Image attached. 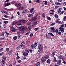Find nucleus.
<instances>
[{"label": "nucleus", "instance_id": "nucleus-1", "mask_svg": "<svg viewBox=\"0 0 66 66\" xmlns=\"http://www.w3.org/2000/svg\"><path fill=\"white\" fill-rule=\"evenodd\" d=\"M17 28L19 29V31H22V32H24V31L27 29V27H23L22 28H21L20 27H18Z\"/></svg>", "mask_w": 66, "mask_h": 66}, {"label": "nucleus", "instance_id": "nucleus-2", "mask_svg": "<svg viewBox=\"0 0 66 66\" xmlns=\"http://www.w3.org/2000/svg\"><path fill=\"white\" fill-rule=\"evenodd\" d=\"M38 49L40 50V51H39V50H38V51L39 53H40L41 52H43V47L42 46V44H39L38 46Z\"/></svg>", "mask_w": 66, "mask_h": 66}, {"label": "nucleus", "instance_id": "nucleus-3", "mask_svg": "<svg viewBox=\"0 0 66 66\" xmlns=\"http://www.w3.org/2000/svg\"><path fill=\"white\" fill-rule=\"evenodd\" d=\"M37 43H35L34 44H32L31 45V46L32 48V49H34V48H35L36 47L37 45Z\"/></svg>", "mask_w": 66, "mask_h": 66}, {"label": "nucleus", "instance_id": "nucleus-4", "mask_svg": "<svg viewBox=\"0 0 66 66\" xmlns=\"http://www.w3.org/2000/svg\"><path fill=\"white\" fill-rule=\"evenodd\" d=\"M19 22H22L23 23H26V22H27V21L24 20H21V19H20L19 20Z\"/></svg>", "mask_w": 66, "mask_h": 66}, {"label": "nucleus", "instance_id": "nucleus-5", "mask_svg": "<svg viewBox=\"0 0 66 66\" xmlns=\"http://www.w3.org/2000/svg\"><path fill=\"white\" fill-rule=\"evenodd\" d=\"M11 31L12 32H15L16 31V29H15L14 27H12L11 28Z\"/></svg>", "mask_w": 66, "mask_h": 66}, {"label": "nucleus", "instance_id": "nucleus-6", "mask_svg": "<svg viewBox=\"0 0 66 66\" xmlns=\"http://www.w3.org/2000/svg\"><path fill=\"white\" fill-rule=\"evenodd\" d=\"M50 32H55L54 31V28L53 27H51Z\"/></svg>", "mask_w": 66, "mask_h": 66}, {"label": "nucleus", "instance_id": "nucleus-7", "mask_svg": "<svg viewBox=\"0 0 66 66\" xmlns=\"http://www.w3.org/2000/svg\"><path fill=\"white\" fill-rule=\"evenodd\" d=\"M59 30H60V31H61L62 33L64 32V28L62 27H60L59 28Z\"/></svg>", "mask_w": 66, "mask_h": 66}, {"label": "nucleus", "instance_id": "nucleus-8", "mask_svg": "<svg viewBox=\"0 0 66 66\" xmlns=\"http://www.w3.org/2000/svg\"><path fill=\"white\" fill-rule=\"evenodd\" d=\"M58 58L59 59H63L64 58V57L62 55L58 56Z\"/></svg>", "mask_w": 66, "mask_h": 66}, {"label": "nucleus", "instance_id": "nucleus-9", "mask_svg": "<svg viewBox=\"0 0 66 66\" xmlns=\"http://www.w3.org/2000/svg\"><path fill=\"white\" fill-rule=\"evenodd\" d=\"M4 34H5V32H2V33L0 35L1 37H3L4 36Z\"/></svg>", "mask_w": 66, "mask_h": 66}, {"label": "nucleus", "instance_id": "nucleus-10", "mask_svg": "<svg viewBox=\"0 0 66 66\" xmlns=\"http://www.w3.org/2000/svg\"><path fill=\"white\" fill-rule=\"evenodd\" d=\"M46 37L48 38H51V37L50 36V34H49V33L47 34H46Z\"/></svg>", "mask_w": 66, "mask_h": 66}, {"label": "nucleus", "instance_id": "nucleus-11", "mask_svg": "<svg viewBox=\"0 0 66 66\" xmlns=\"http://www.w3.org/2000/svg\"><path fill=\"white\" fill-rule=\"evenodd\" d=\"M11 5V4L10 3H8L5 4L4 5V6H5V7H6V6H9V5Z\"/></svg>", "mask_w": 66, "mask_h": 66}, {"label": "nucleus", "instance_id": "nucleus-12", "mask_svg": "<svg viewBox=\"0 0 66 66\" xmlns=\"http://www.w3.org/2000/svg\"><path fill=\"white\" fill-rule=\"evenodd\" d=\"M61 61H62V60L61 59H60L58 60L57 62L58 63L57 64H58V65H60V64H61Z\"/></svg>", "mask_w": 66, "mask_h": 66}, {"label": "nucleus", "instance_id": "nucleus-13", "mask_svg": "<svg viewBox=\"0 0 66 66\" xmlns=\"http://www.w3.org/2000/svg\"><path fill=\"white\" fill-rule=\"evenodd\" d=\"M63 9L62 8H60L58 9L57 10V12L59 13H61V10H62Z\"/></svg>", "mask_w": 66, "mask_h": 66}, {"label": "nucleus", "instance_id": "nucleus-14", "mask_svg": "<svg viewBox=\"0 0 66 66\" xmlns=\"http://www.w3.org/2000/svg\"><path fill=\"white\" fill-rule=\"evenodd\" d=\"M55 4L57 5H60L61 4L59 2H55Z\"/></svg>", "mask_w": 66, "mask_h": 66}, {"label": "nucleus", "instance_id": "nucleus-15", "mask_svg": "<svg viewBox=\"0 0 66 66\" xmlns=\"http://www.w3.org/2000/svg\"><path fill=\"white\" fill-rule=\"evenodd\" d=\"M46 60L44 59V57H42V59L41 61L43 62H45L46 61Z\"/></svg>", "mask_w": 66, "mask_h": 66}, {"label": "nucleus", "instance_id": "nucleus-16", "mask_svg": "<svg viewBox=\"0 0 66 66\" xmlns=\"http://www.w3.org/2000/svg\"><path fill=\"white\" fill-rule=\"evenodd\" d=\"M27 9H25L23 11L22 13L23 14H25V13H27Z\"/></svg>", "mask_w": 66, "mask_h": 66}, {"label": "nucleus", "instance_id": "nucleus-17", "mask_svg": "<svg viewBox=\"0 0 66 66\" xmlns=\"http://www.w3.org/2000/svg\"><path fill=\"white\" fill-rule=\"evenodd\" d=\"M13 53V51L11 50L9 51V53H8V54L9 55H11L12 53Z\"/></svg>", "mask_w": 66, "mask_h": 66}, {"label": "nucleus", "instance_id": "nucleus-18", "mask_svg": "<svg viewBox=\"0 0 66 66\" xmlns=\"http://www.w3.org/2000/svg\"><path fill=\"white\" fill-rule=\"evenodd\" d=\"M28 53L26 52H24L23 53V55H24V56H27L28 55Z\"/></svg>", "mask_w": 66, "mask_h": 66}, {"label": "nucleus", "instance_id": "nucleus-19", "mask_svg": "<svg viewBox=\"0 0 66 66\" xmlns=\"http://www.w3.org/2000/svg\"><path fill=\"white\" fill-rule=\"evenodd\" d=\"M18 9L19 10H22L24 9V8L23 7H19Z\"/></svg>", "mask_w": 66, "mask_h": 66}, {"label": "nucleus", "instance_id": "nucleus-20", "mask_svg": "<svg viewBox=\"0 0 66 66\" xmlns=\"http://www.w3.org/2000/svg\"><path fill=\"white\" fill-rule=\"evenodd\" d=\"M40 65V62H38L36 64V66H39Z\"/></svg>", "mask_w": 66, "mask_h": 66}, {"label": "nucleus", "instance_id": "nucleus-21", "mask_svg": "<svg viewBox=\"0 0 66 66\" xmlns=\"http://www.w3.org/2000/svg\"><path fill=\"white\" fill-rule=\"evenodd\" d=\"M44 58L45 59V60H47V59L49 58V56L48 55H46L44 56Z\"/></svg>", "mask_w": 66, "mask_h": 66}, {"label": "nucleus", "instance_id": "nucleus-22", "mask_svg": "<svg viewBox=\"0 0 66 66\" xmlns=\"http://www.w3.org/2000/svg\"><path fill=\"white\" fill-rule=\"evenodd\" d=\"M6 10H7V11H12V10H13V9H7L6 8Z\"/></svg>", "mask_w": 66, "mask_h": 66}, {"label": "nucleus", "instance_id": "nucleus-23", "mask_svg": "<svg viewBox=\"0 0 66 66\" xmlns=\"http://www.w3.org/2000/svg\"><path fill=\"white\" fill-rule=\"evenodd\" d=\"M21 6V5L20 3H17V6Z\"/></svg>", "mask_w": 66, "mask_h": 66}, {"label": "nucleus", "instance_id": "nucleus-24", "mask_svg": "<svg viewBox=\"0 0 66 66\" xmlns=\"http://www.w3.org/2000/svg\"><path fill=\"white\" fill-rule=\"evenodd\" d=\"M28 16L29 17H32L33 15L32 14H29L28 15Z\"/></svg>", "mask_w": 66, "mask_h": 66}, {"label": "nucleus", "instance_id": "nucleus-25", "mask_svg": "<svg viewBox=\"0 0 66 66\" xmlns=\"http://www.w3.org/2000/svg\"><path fill=\"white\" fill-rule=\"evenodd\" d=\"M34 10V8H33L30 9V13H32L33 12V11Z\"/></svg>", "mask_w": 66, "mask_h": 66}, {"label": "nucleus", "instance_id": "nucleus-26", "mask_svg": "<svg viewBox=\"0 0 66 66\" xmlns=\"http://www.w3.org/2000/svg\"><path fill=\"white\" fill-rule=\"evenodd\" d=\"M54 17L56 18H57L59 17V16H58V15L56 14L54 15Z\"/></svg>", "mask_w": 66, "mask_h": 66}, {"label": "nucleus", "instance_id": "nucleus-27", "mask_svg": "<svg viewBox=\"0 0 66 66\" xmlns=\"http://www.w3.org/2000/svg\"><path fill=\"white\" fill-rule=\"evenodd\" d=\"M48 34H50L51 35V36H54V35L52 33H51L50 32L48 33Z\"/></svg>", "mask_w": 66, "mask_h": 66}, {"label": "nucleus", "instance_id": "nucleus-28", "mask_svg": "<svg viewBox=\"0 0 66 66\" xmlns=\"http://www.w3.org/2000/svg\"><path fill=\"white\" fill-rule=\"evenodd\" d=\"M56 22L57 23H60V21L56 20Z\"/></svg>", "mask_w": 66, "mask_h": 66}, {"label": "nucleus", "instance_id": "nucleus-29", "mask_svg": "<svg viewBox=\"0 0 66 66\" xmlns=\"http://www.w3.org/2000/svg\"><path fill=\"white\" fill-rule=\"evenodd\" d=\"M55 54V52H53L52 53V56H54Z\"/></svg>", "mask_w": 66, "mask_h": 66}, {"label": "nucleus", "instance_id": "nucleus-30", "mask_svg": "<svg viewBox=\"0 0 66 66\" xmlns=\"http://www.w3.org/2000/svg\"><path fill=\"white\" fill-rule=\"evenodd\" d=\"M2 63H3V65L4 64H5V61L4 60H3L2 61Z\"/></svg>", "mask_w": 66, "mask_h": 66}, {"label": "nucleus", "instance_id": "nucleus-31", "mask_svg": "<svg viewBox=\"0 0 66 66\" xmlns=\"http://www.w3.org/2000/svg\"><path fill=\"white\" fill-rule=\"evenodd\" d=\"M66 20V16H65L64 17V18L63 19V21H65V20Z\"/></svg>", "mask_w": 66, "mask_h": 66}, {"label": "nucleus", "instance_id": "nucleus-32", "mask_svg": "<svg viewBox=\"0 0 66 66\" xmlns=\"http://www.w3.org/2000/svg\"><path fill=\"white\" fill-rule=\"evenodd\" d=\"M51 61V60L50 59H48L47 60V63H50Z\"/></svg>", "mask_w": 66, "mask_h": 66}, {"label": "nucleus", "instance_id": "nucleus-33", "mask_svg": "<svg viewBox=\"0 0 66 66\" xmlns=\"http://www.w3.org/2000/svg\"><path fill=\"white\" fill-rule=\"evenodd\" d=\"M32 19H33L34 21H35V20H36V17H34L32 18Z\"/></svg>", "mask_w": 66, "mask_h": 66}, {"label": "nucleus", "instance_id": "nucleus-34", "mask_svg": "<svg viewBox=\"0 0 66 66\" xmlns=\"http://www.w3.org/2000/svg\"><path fill=\"white\" fill-rule=\"evenodd\" d=\"M13 3L14 5H15V6H17V3H16V2L14 1Z\"/></svg>", "mask_w": 66, "mask_h": 66}, {"label": "nucleus", "instance_id": "nucleus-35", "mask_svg": "<svg viewBox=\"0 0 66 66\" xmlns=\"http://www.w3.org/2000/svg\"><path fill=\"white\" fill-rule=\"evenodd\" d=\"M25 52L26 53H29V50H28L26 49L25 51Z\"/></svg>", "mask_w": 66, "mask_h": 66}, {"label": "nucleus", "instance_id": "nucleus-36", "mask_svg": "<svg viewBox=\"0 0 66 66\" xmlns=\"http://www.w3.org/2000/svg\"><path fill=\"white\" fill-rule=\"evenodd\" d=\"M14 40H16L17 39V36H15L13 38Z\"/></svg>", "mask_w": 66, "mask_h": 66}, {"label": "nucleus", "instance_id": "nucleus-37", "mask_svg": "<svg viewBox=\"0 0 66 66\" xmlns=\"http://www.w3.org/2000/svg\"><path fill=\"white\" fill-rule=\"evenodd\" d=\"M9 50H10V49L8 48H7L6 49V51L7 52H9Z\"/></svg>", "mask_w": 66, "mask_h": 66}, {"label": "nucleus", "instance_id": "nucleus-38", "mask_svg": "<svg viewBox=\"0 0 66 66\" xmlns=\"http://www.w3.org/2000/svg\"><path fill=\"white\" fill-rule=\"evenodd\" d=\"M33 34L31 33L29 35L30 37H32L33 36Z\"/></svg>", "mask_w": 66, "mask_h": 66}, {"label": "nucleus", "instance_id": "nucleus-39", "mask_svg": "<svg viewBox=\"0 0 66 66\" xmlns=\"http://www.w3.org/2000/svg\"><path fill=\"white\" fill-rule=\"evenodd\" d=\"M54 62H56L57 60L56 59V57H54Z\"/></svg>", "mask_w": 66, "mask_h": 66}, {"label": "nucleus", "instance_id": "nucleus-40", "mask_svg": "<svg viewBox=\"0 0 66 66\" xmlns=\"http://www.w3.org/2000/svg\"><path fill=\"white\" fill-rule=\"evenodd\" d=\"M54 31L56 33H57V32H58V29H57L56 30H55Z\"/></svg>", "mask_w": 66, "mask_h": 66}, {"label": "nucleus", "instance_id": "nucleus-41", "mask_svg": "<svg viewBox=\"0 0 66 66\" xmlns=\"http://www.w3.org/2000/svg\"><path fill=\"white\" fill-rule=\"evenodd\" d=\"M17 23V22H15V23H13L12 24V26H14L15 24H16Z\"/></svg>", "mask_w": 66, "mask_h": 66}, {"label": "nucleus", "instance_id": "nucleus-42", "mask_svg": "<svg viewBox=\"0 0 66 66\" xmlns=\"http://www.w3.org/2000/svg\"><path fill=\"white\" fill-rule=\"evenodd\" d=\"M22 23V22H20L18 24H17V26H20V25H21V23Z\"/></svg>", "mask_w": 66, "mask_h": 66}, {"label": "nucleus", "instance_id": "nucleus-43", "mask_svg": "<svg viewBox=\"0 0 66 66\" xmlns=\"http://www.w3.org/2000/svg\"><path fill=\"white\" fill-rule=\"evenodd\" d=\"M5 33H6V34H7V35H10V33H9L8 32H6V31H5Z\"/></svg>", "mask_w": 66, "mask_h": 66}, {"label": "nucleus", "instance_id": "nucleus-44", "mask_svg": "<svg viewBox=\"0 0 66 66\" xmlns=\"http://www.w3.org/2000/svg\"><path fill=\"white\" fill-rule=\"evenodd\" d=\"M38 28H35L34 29V30H35V31H37V30H38Z\"/></svg>", "mask_w": 66, "mask_h": 66}, {"label": "nucleus", "instance_id": "nucleus-45", "mask_svg": "<svg viewBox=\"0 0 66 66\" xmlns=\"http://www.w3.org/2000/svg\"><path fill=\"white\" fill-rule=\"evenodd\" d=\"M8 22L7 21H4V23L5 24H6V23H8Z\"/></svg>", "mask_w": 66, "mask_h": 66}, {"label": "nucleus", "instance_id": "nucleus-46", "mask_svg": "<svg viewBox=\"0 0 66 66\" xmlns=\"http://www.w3.org/2000/svg\"><path fill=\"white\" fill-rule=\"evenodd\" d=\"M3 48H0V52L2 51H3Z\"/></svg>", "mask_w": 66, "mask_h": 66}, {"label": "nucleus", "instance_id": "nucleus-47", "mask_svg": "<svg viewBox=\"0 0 66 66\" xmlns=\"http://www.w3.org/2000/svg\"><path fill=\"white\" fill-rule=\"evenodd\" d=\"M42 16L43 18H45V14L44 13L42 14Z\"/></svg>", "mask_w": 66, "mask_h": 66}, {"label": "nucleus", "instance_id": "nucleus-48", "mask_svg": "<svg viewBox=\"0 0 66 66\" xmlns=\"http://www.w3.org/2000/svg\"><path fill=\"white\" fill-rule=\"evenodd\" d=\"M26 58H27L26 56H24L23 57V60H25V59H26Z\"/></svg>", "mask_w": 66, "mask_h": 66}, {"label": "nucleus", "instance_id": "nucleus-49", "mask_svg": "<svg viewBox=\"0 0 66 66\" xmlns=\"http://www.w3.org/2000/svg\"><path fill=\"white\" fill-rule=\"evenodd\" d=\"M57 33H58V34H59V35H61V32L60 31L58 32Z\"/></svg>", "mask_w": 66, "mask_h": 66}, {"label": "nucleus", "instance_id": "nucleus-50", "mask_svg": "<svg viewBox=\"0 0 66 66\" xmlns=\"http://www.w3.org/2000/svg\"><path fill=\"white\" fill-rule=\"evenodd\" d=\"M36 23H37V22H34V23H32V24L34 25H35V24H36Z\"/></svg>", "mask_w": 66, "mask_h": 66}, {"label": "nucleus", "instance_id": "nucleus-51", "mask_svg": "<svg viewBox=\"0 0 66 66\" xmlns=\"http://www.w3.org/2000/svg\"><path fill=\"white\" fill-rule=\"evenodd\" d=\"M1 39H2V40L3 39V40H6V39L5 38H1Z\"/></svg>", "mask_w": 66, "mask_h": 66}, {"label": "nucleus", "instance_id": "nucleus-52", "mask_svg": "<svg viewBox=\"0 0 66 66\" xmlns=\"http://www.w3.org/2000/svg\"><path fill=\"white\" fill-rule=\"evenodd\" d=\"M3 60H6V57H3Z\"/></svg>", "mask_w": 66, "mask_h": 66}, {"label": "nucleus", "instance_id": "nucleus-53", "mask_svg": "<svg viewBox=\"0 0 66 66\" xmlns=\"http://www.w3.org/2000/svg\"><path fill=\"white\" fill-rule=\"evenodd\" d=\"M5 11L4 10H2V11L1 12L2 13H5Z\"/></svg>", "mask_w": 66, "mask_h": 66}, {"label": "nucleus", "instance_id": "nucleus-54", "mask_svg": "<svg viewBox=\"0 0 66 66\" xmlns=\"http://www.w3.org/2000/svg\"><path fill=\"white\" fill-rule=\"evenodd\" d=\"M28 29L29 30H31V26H29L28 27Z\"/></svg>", "mask_w": 66, "mask_h": 66}, {"label": "nucleus", "instance_id": "nucleus-55", "mask_svg": "<svg viewBox=\"0 0 66 66\" xmlns=\"http://www.w3.org/2000/svg\"><path fill=\"white\" fill-rule=\"evenodd\" d=\"M59 7V6H55V9H57Z\"/></svg>", "mask_w": 66, "mask_h": 66}, {"label": "nucleus", "instance_id": "nucleus-56", "mask_svg": "<svg viewBox=\"0 0 66 66\" xmlns=\"http://www.w3.org/2000/svg\"><path fill=\"white\" fill-rule=\"evenodd\" d=\"M45 5H47V3H48V2L47 1H45Z\"/></svg>", "mask_w": 66, "mask_h": 66}, {"label": "nucleus", "instance_id": "nucleus-57", "mask_svg": "<svg viewBox=\"0 0 66 66\" xmlns=\"http://www.w3.org/2000/svg\"><path fill=\"white\" fill-rule=\"evenodd\" d=\"M3 26L4 28H6V25L5 24H4L3 25Z\"/></svg>", "mask_w": 66, "mask_h": 66}, {"label": "nucleus", "instance_id": "nucleus-58", "mask_svg": "<svg viewBox=\"0 0 66 66\" xmlns=\"http://www.w3.org/2000/svg\"><path fill=\"white\" fill-rule=\"evenodd\" d=\"M13 64L15 66L16 65V63L15 62H14L13 63Z\"/></svg>", "mask_w": 66, "mask_h": 66}, {"label": "nucleus", "instance_id": "nucleus-59", "mask_svg": "<svg viewBox=\"0 0 66 66\" xmlns=\"http://www.w3.org/2000/svg\"><path fill=\"white\" fill-rule=\"evenodd\" d=\"M20 57L19 56H17V59H19Z\"/></svg>", "mask_w": 66, "mask_h": 66}, {"label": "nucleus", "instance_id": "nucleus-60", "mask_svg": "<svg viewBox=\"0 0 66 66\" xmlns=\"http://www.w3.org/2000/svg\"><path fill=\"white\" fill-rule=\"evenodd\" d=\"M55 24V23H52L51 25V26H54V24Z\"/></svg>", "mask_w": 66, "mask_h": 66}, {"label": "nucleus", "instance_id": "nucleus-61", "mask_svg": "<svg viewBox=\"0 0 66 66\" xmlns=\"http://www.w3.org/2000/svg\"><path fill=\"white\" fill-rule=\"evenodd\" d=\"M62 63H64V64H66V62H65V61L64 60H63V62H62Z\"/></svg>", "mask_w": 66, "mask_h": 66}, {"label": "nucleus", "instance_id": "nucleus-62", "mask_svg": "<svg viewBox=\"0 0 66 66\" xmlns=\"http://www.w3.org/2000/svg\"><path fill=\"white\" fill-rule=\"evenodd\" d=\"M47 19L48 20H51V18H50V17H48L47 18Z\"/></svg>", "mask_w": 66, "mask_h": 66}, {"label": "nucleus", "instance_id": "nucleus-63", "mask_svg": "<svg viewBox=\"0 0 66 66\" xmlns=\"http://www.w3.org/2000/svg\"><path fill=\"white\" fill-rule=\"evenodd\" d=\"M24 45H23V44H22L21 43V47H23V46H24Z\"/></svg>", "mask_w": 66, "mask_h": 66}, {"label": "nucleus", "instance_id": "nucleus-64", "mask_svg": "<svg viewBox=\"0 0 66 66\" xmlns=\"http://www.w3.org/2000/svg\"><path fill=\"white\" fill-rule=\"evenodd\" d=\"M27 25L29 26L30 24H31V23L29 22L27 23Z\"/></svg>", "mask_w": 66, "mask_h": 66}]
</instances>
